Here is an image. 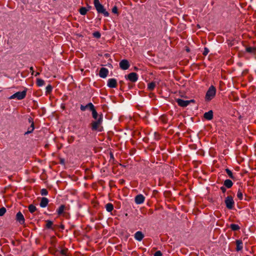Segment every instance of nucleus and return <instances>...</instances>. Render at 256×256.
<instances>
[{
  "label": "nucleus",
  "instance_id": "1",
  "mask_svg": "<svg viewBox=\"0 0 256 256\" xmlns=\"http://www.w3.org/2000/svg\"><path fill=\"white\" fill-rule=\"evenodd\" d=\"M92 117L94 118L90 124V127L92 131L101 132L103 131V127L102 124L103 120V116L102 113H92Z\"/></svg>",
  "mask_w": 256,
  "mask_h": 256
},
{
  "label": "nucleus",
  "instance_id": "2",
  "mask_svg": "<svg viewBox=\"0 0 256 256\" xmlns=\"http://www.w3.org/2000/svg\"><path fill=\"white\" fill-rule=\"evenodd\" d=\"M94 4L98 13L103 14L104 16H108L109 13L106 11L104 6L100 4L99 0H94Z\"/></svg>",
  "mask_w": 256,
  "mask_h": 256
},
{
  "label": "nucleus",
  "instance_id": "3",
  "mask_svg": "<svg viewBox=\"0 0 256 256\" xmlns=\"http://www.w3.org/2000/svg\"><path fill=\"white\" fill-rule=\"evenodd\" d=\"M216 94V88L214 86H211L207 90L205 96V100L210 102L214 98Z\"/></svg>",
  "mask_w": 256,
  "mask_h": 256
},
{
  "label": "nucleus",
  "instance_id": "4",
  "mask_svg": "<svg viewBox=\"0 0 256 256\" xmlns=\"http://www.w3.org/2000/svg\"><path fill=\"white\" fill-rule=\"evenodd\" d=\"M27 92V88H26L22 92H18L16 93L12 94L10 97V99H14L16 98L18 100H21L24 99L26 94Z\"/></svg>",
  "mask_w": 256,
  "mask_h": 256
},
{
  "label": "nucleus",
  "instance_id": "5",
  "mask_svg": "<svg viewBox=\"0 0 256 256\" xmlns=\"http://www.w3.org/2000/svg\"><path fill=\"white\" fill-rule=\"evenodd\" d=\"M224 202L226 207L228 210H232L233 208L234 202L232 196H228L225 199Z\"/></svg>",
  "mask_w": 256,
  "mask_h": 256
},
{
  "label": "nucleus",
  "instance_id": "6",
  "mask_svg": "<svg viewBox=\"0 0 256 256\" xmlns=\"http://www.w3.org/2000/svg\"><path fill=\"white\" fill-rule=\"evenodd\" d=\"M80 110L82 111L90 110L91 112H96L94 106L91 102L88 103L86 106L81 105Z\"/></svg>",
  "mask_w": 256,
  "mask_h": 256
},
{
  "label": "nucleus",
  "instance_id": "7",
  "mask_svg": "<svg viewBox=\"0 0 256 256\" xmlns=\"http://www.w3.org/2000/svg\"><path fill=\"white\" fill-rule=\"evenodd\" d=\"M176 102L178 104L182 107H185L188 104H190L191 102H194V100H184L182 99H177Z\"/></svg>",
  "mask_w": 256,
  "mask_h": 256
},
{
  "label": "nucleus",
  "instance_id": "8",
  "mask_svg": "<svg viewBox=\"0 0 256 256\" xmlns=\"http://www.w3.org/2000/svg\"><path fill=\"white\" fill-rule=\"evenodd\" d=\"M125 77L132 82H136L138 79V76L136 72H130L128 74L126 75Z\"/></svg>",
  "mask_w": 256,
  "mask_h": 256
},
{
  "label": "nucleus",
  "instance_id": "9",
  "mask_svg": "<svg viewBox=\"0 0 256 256\" xmlns=\"http://www.w3.org/2000/svg\"><path fill=\"white\" fill-rule=\"evenodd\" d=\"M160 120L164 124L168 123V120L172 119V115L171 114H164L160 116Z\"/></svg>",
  "mask_w": 256,
  "mask_h": 256
},
{
  "label": "nucleus",
  "instance_id": "10",
  "mask_svg": "<svg viewBox=\"0 0 256 256\" xmlns=\"http://www.w3.org/2000/svg\"><path fill=\"white\" fill-rule=\"evenodd\" d=\"M119 64L120 68H122L123 70H128L130 66V63L127 60H122L120 62Z\"/></svg>",
  "mask_w": 256,
  "mask_h": 256
},
{
  "label": "nucleus",
  "instance_id": "11",
  "mask_svg": "<svg viewBox=\"0 0 256 256\" xmlns=\"http://www.w3.org/2000/svg\"><path fill=\"white\" fill-rule=\"evenodd\" d=\"M16 220L20 224H24L25 222L24 216L20 212H19L16 214Z\"/></svg>",
  "mask_w": 256,
  "mask_h": 256
},
{
  "label": "nucleus",
  "instance_id": "12",
  "mask_svg": "<svg viewBox=\"0 0 256 256\" xmlns=\"http://www.w3.org/2000/svg\"><path fill=\"white\" fill-rule=\"evenodd\" d=\"M107 86L110 88H115L117 86V81L115 78H110L108 81Z\"/></svg>",
  "mask_w": 256,
  "mask_h": 256
},
{
  "label": "nucleus",
  "instance_id": "13",
  "mask_svg": "<svg viewBox=\"0 0 256 256\" xmlns=\"http://www.w3.org/2000/svg\"><path fill=\"white\" fill-rule=\"evenodd\" d=\"M108 74V70L105 68H102L99 72V76L102 78H106Z\"/></svg>",
  "mask_w": 256,
  "mask_h": 256
},
{
  "label": "nucleus",
  "instance_id": "14",
  "mask_svg": "<svg viewBox=\"0 0 256 256\" xmlns=\"http://www.w3.org/2000/svg\"><path fill=\"white\" fill-rule=\"evenodd\" d=\"M144 198L142 194H138L135 197V202L137 204H141L144 202Z\"/></svg>",
  "mask_w": 256,
  "mask_h": 256
},
{
  "label": "nucleus",
  "instance_id": "15",
  "mask_svg": "<svg viewBox=\"0 0 256 256\" xmlns=\"http://www.w3.org/2000/svg\"><path fill=\"white\" fill-rule=\"evenodd\" d=\"M144 238V234L140 231L136 232L134 234V238L136 240L141 241Z\"/></svg>",
  "mask_w": 256,
  "mask_h": 256
},
{
  "label": "nucleus",
  "instance_id": "16",
  "mask_svg": "<svg viewBox=\"0 0 256 256\" xmlns=\"http://www.w3.org/2000/svg\"><path fill=\"white\" fill-rule=\"evenodd\" d=\"M48 202L49 200L46 198L43 197L41 198L40 205L42 208H45L48 206Z\"/></svg>",
  "mask_w": 256,
  "mask_h": 256
},
{
  "label": "nucleus",
  "instance_id": "17",
  "mask_svg": "<svg viewBox=\"0 0 256 256\" xmlns=\"http://www.w3.org/2000/svg\"><path fill=\"white\" fill-rule=\"evenodd\" d=\"M236 250L237 252L241 250L243 248V244L241 240H236Z\"/></svg>",
  "mask_w": 256,
  "mask_h": 256
},
{
  "label": "nucleus",
  "instance_id": "18",
  "mask_svg": "<svg viewBox=\"0 0 256 256\" xmlns=\"http://www.w3.org/2000/svg\"><path fill=\"white\" fill-rule=\"evenodd\" d=\"M232 182L229 179H226V180H224V186H225V187H226L228 188H230L232 186Z\"/></svg>",
  "mask_w": 256,
  "mask_h": 256
},
{
  "label": "nucleus",
  "instance_id": "19",
  "mask_svg": "<svg viewBox=\"0 0 256 256\" xmlns=\"http://www.w3.org/2000/svg\"><path fill=\"white\" fill-rule=\"evenodd\" d=\"M46 228L48 229H51L52 230H54V228L52 227L53 226V222L52 220H47L46 221Z\"/></svg>",
  "mask_w": 256,
  "mask_h": 256
},
{
  "label": "nucleus",
  "instance_id": "20",
  "mask_svg": "<svg viewBox=\"0 0 256 256\" xmlns=\"http://www.w3.org/2000/svg\"><path fill=\"white\" fill-rule=\"evenodd\" d=\"M246 52L250 54H256V47H246Z\"/></svg>",
  "mask_w": 256,
  "mask_h": 256
},
{
  "label": "nucleus",
  "instance_id": "21",
  "mask_svg": "<svg viewBox=\"0 0 256 256\" xmlns=\"http://www.w3.org/2000/svg\"><path fill=\"white\" fill-rule=\"evenodd\" d=\"M34 129V122H32V124H30V126L28 128L27 132H24V135H26V134H29L32 132Z\"/></svg>",
  "mask_w": 256,
  "mask_h": 256
},
{
  "label": "nucleus",
  "instance_id": "22",
  "mask_svg": "<svg viewBox=\"0 0 256 256\" xmlns=\"http://www.w3.org/2000/svg\"><path fill=\"white\" fill-rule=\"evenodd\" d=\"M204 118L207 120H211L213 118V113H204Z\"/></svg>",
  "mask_w": 256,
  "mask_h": 256
},
{
  "label": "nucleus",
  "instance_id": "23",
  "mask_svg": "<svg viewBox=\"0 0 256 256\" xmlns=\"http://www.w3.org/2000/svg\"><path fill=\"white\" fill-rule=\"evenodd\" d=\"M230 228L233 231H237L240 229V227L238 224H230Z\"/></svg>",
  "mask_w": 256,
  "mask_h": 256
},
{
  "label": "nucleus",
  "instance_id": "24",
  "mask_svg": "<svg viewBox=\"0 0 256 256\" xmlns=\"http://www.w3.org/2000/svg\"><path fill=\"white\" fill-rule=\"evenodd\" d=\"M106 208L108 212H111L114 209V206L111 203H108L106 205Z\"/></svg>",
  "mask_w": 256,
  "mask_h": 256
},
{
  "label": "nucleus",
  "instance_id": "25",
  "mask_svg": "<svg viewBox=\"0 0 256 256\" xmlns=\"http://www.w3.org/2000/svg\"><path fill=\"white\" fill-rule=\"evenodd\" d=\"M28 208L30 212L32 214L35 212L37 210L36 206L32 204L28 206Z\"/></svg>",
  "mask_w": 256,
  "mask_h": 256
},
{
  "label": "nucleus",
  "instance_id": "26",
  "mask_svg": "<svg viewBox=\"0 0 256 256\" xmlns=\"http://www.w3.org/2000/svg\"><path fill=\"white\" fill-rule=\"evenodd\" d=\"M65 208V206L62 204L59 208L57 210V212L58 215L62 214L64 212V210Z\"/></svg>",
  "mask_w": 256,
  "mask_h": 256
},
{
  "label": "nucleus",
  "instance_id": "27",
  "mask_svg": "<svg viewBox=\"0 0 256 256\" xmlns=\"http://www.w3.org/2000/svg\"><path fill=\"white\" fill-rule=\"evenodd\" d=\"M156 87V84L154 82H151L148 85V88L149 90H153Z\"/></svg>",
  "mask_w": 256,
  "mask_h": 256
},
{
  "label": "nucleus",
  "instance_id": "28",
  "mask_svg": "<svg viewBox=\"0 0 256 256\" xmlns=\"http://www.w3.org/2000/svg\"><path fill=\"white\" fill-rule=\"evenodd\" d=\"M36 84L38 86H42L44 84V81L42 79L37 78Z\"/></svg>",
  "mask_w": 256,
  "mask_h": 256
},
{
  "label": "nucleus",
  "instance_id": "29",
  "mask_svg": "<svg viewBox=\"0 0 256 256\" xmlns=\"http://www.w3.org/2000/svg\"><path fill=\"white\" fill-rule=\"evenodd\" d=\"M226 172L230 178H231L232 180L235 179V177L234 176L232 172L230 170H229L228 168H226Z\"/></svg>",
  "mask_w": 256,
  "mask_h": 256
},
{
  "label": "nucleus",
  "instance_id": "30",
  "mask_svg": "<svg viewBox=\"0 0 256 256\" xmlns=\"http://www.w3.org/2000/svg\"><path fill=\"white\" fill-rule=\"evenodd\" d=\"M88 11V10L86 9L85 7H82L79 10V12L82 15H85L87 12Z\"/></svg>",
  "mask_w": 256,
  "mask_h": 256
},
{
  "label": "nucleus",
  "instance_id": "31",
  "mask_svg": "<svg viewBox=\"0 0 256 256\" xmlns=\"http://www.w3.org/2000/svg\"><path fill=\"white\" fill-rule=\"evenodd\" d=\"M46 94H50L52 91V87L51 85L48 84V86H46Z\"/></svg>",
  "mask_w": 256,
  "mask_h": 256
},
{
  "label": "nucleus",
  "instance_id": "32",
  "mask_svg": "<svg viewBox=\"0 0 256 256\" xmlns=\"http://www.w3.org/2000/svg\"><path fill=\"white\" fill-rule=\"evenodd\" d=\"M237 197L240 200H242L243 198V194L241 190L239 189L237 193Z\"/></svg>",
  "mask_w": 256,
  "mask_h": 256
},
{
  "label": "nucleus",
  "instance_id": "33",
  "mask_svg": "<svg viewBox=\"0 0 256 256\" xmlns=\"http://www.w3.org/2000/svg\"><path fill=\"white\" fill-rule=\"evenodd\" d=\"M68 250V248H65L62 250H59V254H62L63 256H67L66 252Z\"/></svg>",
  "mask_w": 256,
  "mask_h": 256
},
{
  "label": "nucleus",
  "instance_id": "34",
  "mask_svg": "<svg viewBox=\"0 0 256 256\" xmlns=\"http://www.w3.org/2000/svg\"><path fill=\"white\" fill-rule=\"evenodd\" d=\"M6 210L4 207L0 208V216H2L6 213Z\"/></svg>",
  "mask_w": 256,
  "mask_h": 256
},
{
  "label": "nucleus",
  "instance_id": "35",
  "mask_svg": "<svg viewBox=\"0 0 256 256\" xmlns=\"http://www.w3.org/2000/svg\"><path fill=\"white\" fill-rule=\"evenodd\" d=\"M50 252L56 256H58L59 255V250L56 248L53 249L50 251Z\"/></svg>",
  "mask_w": 256,
  "mask_h": 256
},
{
  "label": "nucleus",
  "instance_id": "36",
  "mask_svg": "<svg viewBox=\"0 0 256 256\" xmlns=\"http://www.w3.org/2000/svg\"><path fill=\"white\" fill-rule=\"evenodd\" d=\"M40 194L42 196H46L48 194V191L46 188H42L40 190Z\"/></svg>",
  "mask_w": 256,
  "mask_h": 256
},
{
  "label": "nucleus",
  "instance_id": "37",
  "mask_svg": "<svg viewBox=\"0 0 256 256\" xmlns=\"http://www.w3.org/2000/svg\"><path fill=\"white\" fill-rule=\"evenodd\" d=\"M93 36H94V37H95L97 38H100L101 34L100 32H94Z\"/></svg>",
  "mask_w": 256,
  "mask_h": 256
},
{
  "label": "nucleus",
  "instance_id": "38",
  "mask_svg": "<svg viewBox=\"0 0 256 256\" xmlns=\"http://www.w3.org/2000/svg\"><path fill=\"white\" fill-rule=\"evenodd\" d=\"M112 12L118 14V9L116 6H114L112 8Z\"/></svg>",
  "mask_w": 256,
  "mask_h": 256
},
{
  "label": "nucleus",
  "instance_id": "39",
  "mask_svg": "<svg viewBox=\"0 0 256 256\" xmlns=\"http://www.w3.org/2000/svg\"><path fill=\"white\" fill-rule=\"evenodd\" d=\"M208 52H209L208 49L206 48H204L202 54L206 56L208 54Z\"/></svg>",
  "mask_w": 256,
  "mask_h": 256
},
{
  "label": "nucleus",
  "instance_id": "40",
  "mask_svg": "<svg viewBox=\"0 0 256 256\" xmlns=\"http://www.w3.org/2000/svg\"><path fill=\"white\" fill-rule=\"evenodd\" d=\"M154 256H162V253L160 250L156 251L154 253Z\"/></svg>",
  "mask_w": 256,
  "mask_h": 256
},
{
  "label": "nucleus",
  "instance_id": "41",
  "mask_svg": "<svg viewBox=\"0 0 256 256\" xmlns=\"http://www.w3.org/2000/svg\"><path fill=\"white\" fill-rule=\"evenodd\" d=\"M236 114H232V116L238 117L239 120H240L242 118V116L240 114V113H236Z\"/></svg>",
  "mask_w": 256,
  "mask_h": 256
},
{
  "label": "nucleus",
  "instance_id": "42",
  "mask_svg": "<svg viewBox=\"0 0 256 256\" xmlns=\"http://www.w3.org/2000/svg\"><path fill=\"white\" fill-rule=\"evenodd\" d=\"M60 163L62 165L65 164V160L64 158H60Z\"/></svg>",
  "mask_w": 256,
  "mask_h": 256
},
{
  "label": "nucleus",
  "instance_id": "43",
  "mask_svg": "<svg viewBox=\"0 0 256 256\" xmlns=\"http://www.w3.org/2000/svg\"><path fill=\"white\" fill-rule=\"evenodd\" d=\"M220 190L222 191V192L223 193H225L226 192V187H225V186H222V187H220Z\"/></svg>",
  "mask_w": 256,
  "mask_h": 256
},
{
  "label": "nucleus",
  "instance_id": "44",
  "mask_svg": "<svg viewBox=\"0 0 256 256\" xmlns=\"http://www.w3.org/2000/svg\"><path fill=\"white\" fill-rule=\"evenodd\" d=\"M154 136H155V138L156 140H158L160 138V134L158 133L155 132L154 133Z\"/></svg>",
  "mask_w": 256,
  "mask_h": 256
},
{
  "label": "nucleus",
  "instance_id": "45",
  "mask_svg": "<svg viewBox=\"0 0 256 256\" xmlns=\"http://www.w3.org/2000/svg\"><path fill=\"white\" fill-rule=\"evenodd\" d=\"M28 121L29 123H30L31 124H32V122H34V120H33V118L32 117H30L28 118Z\"/></svg>",
  "mask_w": 256,
  "mask_h": 256
},
{
  "label": "nucleus",
  "instance_id": "46",
  "mask_svg": "<svg viewBox=\"0 0 256 256\" xmlns=\"http://www.w3.org/2000/svg\"><path fill=\"white\" fill-rule=\"evenodd\" d=\"M30 71L32 73V75H34V68L32 66H31L30 68Z\"/></svg>",
  "mask_w": 256,
  "mask_h": 256
},
{
  "label": "nucleus",
  "instance_id": "47",
  "mask_svg": "<svg viewBox=\"0 0 256 256\" xmlns=\"http://www.w3.org/2000/svg\"><path fill=\"white\" fill-rule=\"evenodd\" d=\"M119 83H120V90H122V85L124 84V82L122 80H120Z\"/></svg>",
  "mask_w": 256,
  "mask_h": 256
},
{
  "label": "nucleus",
  "instance_id": "48",
  "mask_svg": "<svg viewBox=\"0 0 256 256\" xmlns=\"http://www.w3.org/2000/svg\"><path fill=\"white\" fill-rule=\"evenodd\" d=\"M60 228L62 229V230H64V224H60Z\"/></svg>",
  "mask_w": 256,
  "mask_h": 256
},
{
  "label": "nucleus",
  "instance_id": "49",
  "mask_svg": "<svg viewBox=\"0 0 256 256\" xmlns=\"http://www.w3.org/2000/svg\"><path fill=\"white\" fill-rule=\"evenodd\" d=\"M110 159H114L113 154L112 152L110 154Z\"/></svg>",
  "mask_w": 256,
  "mask_h": 256
},
{
  "label": "nucleus",
  "instance_id": "50",
  "mask_svg": "<svg viewBox=\"0 0 256 256\" xmlns=\"http://www.w3.org/2000/svg\"><path fill=\"white\" fill-rule=\"evenodd\" d=\"M40 72H36V74H34V76H38L40 75Z\"/></svg>",
  "mask_w": 256,
  "mask_h": 256
},
{
  "label": "nucleus",
  "instance_id": "51",
  "mask_svg": "<svg viewBox=\"0 0 256 256\" xmlns=\"http://www.w3.org/2000/svg\"><path fill=\"white\" fill-rule=\"evenodd\" d=\"M124 180H121L120 184H124Z\"/></svg>",
  "mask_w": 256,
  "mask_h": 256
},
{
  "label": "nucleus",
  "instance_id": "52",
  "mask_svg": "<svg viewBox=\"0 0 256 256\" xmlns=\"http://www.w3.org/2000/svg\"><path fill=\"white\" fill-rule=\"evenodd\" d=\"M208 112H212V110H210L209 111H208Z\"/></svg>",
  "mask_w": 256,
  "mask_h": 256
},
{
  "label": "nucleus",
  "instance_id": "53",
  "mask_svg": "<svg viewBox=\"0 0 256 256\" xmlns=\"http://www.w3.org/2000/svg\"><path fill=\"white\" fill-rule=\"evenodd\" d=\"M15 242L14 241L12 242V244H14Z\"/></svg>",
  "mask_w": 256,
  "mask_h": 256
},
{
  "label": "nucleus",
  "instance_id": "54",
  "mask_svg": "<svg viewBox=\"0 0 256 256\" xmlns=\"http://www.w3.org/2000/svg\"><path fill=\"white\" fill-rule=\"evenodd\" d=\"M143 117H144V118L146 117V115L143 116Z\"/></svg>",
  "mask_w": 256,
  "mask_h": 256
},
{
  "label": "nucleus",
  "instance_id": "55",
  "mask_svg": "<svg viewBox=\"0 0 256 256\" xmlns=\"http://www.w3.org/2000/svg\"><path fill=\"white\" fill-rule=\"evenodd\" d=\"M156 192H158V191H156V192H154V194H156Z\"/></svg>",
  "mask_w": 256,
  "mask_h": 256
},
{
  "label": "nucleus",
  "instance_id": "56",
  "mask_svg": "<svg viewBox=\"0 0 256 256\" xmlns=\"http://www.w3.org/2000/svg\"><path fill=\"white\" fill-rule=\"evenodd\" d=\"M156 192H158V191H156V192H154V194H156Z\"/></svg>",
  "mask_w": 256,
  "mask_h": 256
},
{
  "label": "nucleus",
  "instance_id": "57",
  "mask_svg": "<svg viewBox=\"0 0 256 256\" xmlns=\"http://www.w3.org/2000/svg\"><path fill=\"white\" fill-rule=\"evenodd\" d=\"M142 114H145V113H144V112H143ZM146 114H147V113H146Z\"/></svg>",
  "mask_w": 256,
  "mask_h": 256
}]
</instances>
